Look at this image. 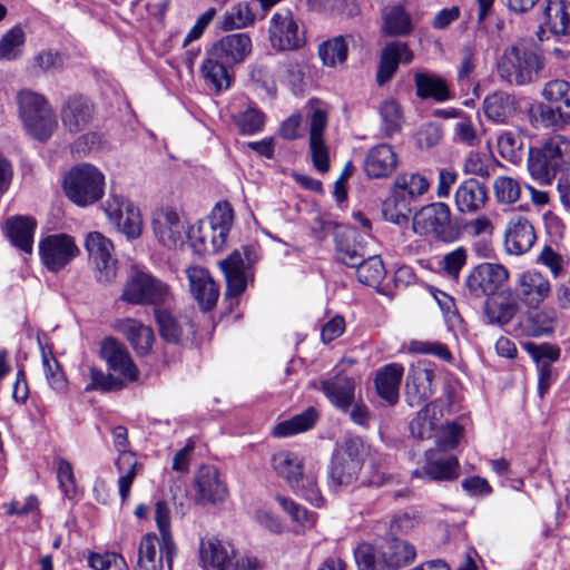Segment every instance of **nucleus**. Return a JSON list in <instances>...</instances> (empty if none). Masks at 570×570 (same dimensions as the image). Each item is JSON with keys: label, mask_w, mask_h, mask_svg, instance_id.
I'll use <instances>...</instances> for the list:
<instances>
[{"label": "nucleus", "mask_w": 570, "mask_h": 570, "mask_svg": "<svg viewBox=\"0 0 570 570\" xmlns=\"http://www.w3.org/2000/svg\"><path fill=\"white\" fill-rule=\"evenodd\" d=\"M546 67L542 50L530 42H518L504 48L497 63L501 81L515 87L535 82Z\"/></svg>", "instance_id": "nucleus-1"}, {"label": "nucleus", "mask_w": 570, "mask_h": 570, "mask_svg": "<svg viewBox=\"0 0 570 570\" xmlns=\"http://www.w3.org/2000/svg\"><path fill=\"white\" fill-rule=\"evenodd\" d=\"M271 464L275 473L283 478L297 495L317 508L324 504L316 475L312 472H303L304 463L297 454L279 451L272 456Z\"/></svg>", "instance_id": "nucleus-2"}, {"label": "nucleus", "mask_w": 570, "mask_h": 570, "mask_svg": "<svg viewBox=\"0 0 570 570\" xmlns=\"http://www.w3.org/2000/svg\"><path fill=\"white\" fill-rule=\"evenodd\" d=\"M364 445L358 438H348L338 443L332 454L327 470L330 489L338 491L353 484L363 466Z\"/></svg>", "instance_id": "nucleus-3"}, {"label": "nucleus", "mask_w": 570, "mask_h": 570, "mask_svg": "<svg viewBox=\"0 0 570 570\" xmlns=\"http://www.w3.org/2000/svg\"><path fill=\"white\" fill-rule=\"evenodd\" d=\"M199 559L204 570H261L257 558L239 553L228 541L212 537L199 544Z\"/></svg>", "instance_id": "nucleus-4"}, {"label": "nucleus", "mask_w": 570, "mask_h": 570, "mask_svg": "<svg viewBox=\"0 0 570 570\" xmlns=\"http://www.w3.org/2000/svg\"><path fill=\"white\" fill-rule=\"evenodd\" d=\"M63 189L77 206H89L104 196L105 175L91 164L76 165L65 176Z\"/></svg>", "instance_id": "nucleus-5"}, {"label": "nucleus", "mask_w": 570, "mask_h": 570, "mask_svg": "<svg viewBox=\"0 0 570 570\" xmlns=\"http://www.w3.org/2000/svg\"><path fill=\"white\" fill-rule=\"evenodd\" d=\"M171 291L161 279L137 271L125 284L121 299L136 305H163L171 301Z\"/></svg>", "instance_id": "nucleus-6"}, {"label": "nucleus", "mask_w": 570, "mask_h": 570, "mask_svg": "<svg viewBox=\"0 0 570 570\" xmlns=\"http://www.w3.org/2000/svg\"><path fill=\"white\" fill-rule=\"evenodd\" d=\"M415 233L433 235L442 242L451 243L459 238V230L451 222V210L445 203H432L419 210L413 219Z\"/></svg>", "instance_id": "nucleus-7"}, {"label": "nucleus", "mask_w": 570, "mask_h": 570, "mask_svg": "<svg viewBox=\"0 0 570 570\" xmlns=\"http://www.w3.org/2000/svg\"><path fill=\"white\" fill-rule=\"evenodd\" d=\"M269 41L276 50H297L305 45V31L291 10H281L271 18Z\"/></svg>", "instance_id": "nucleus-8"}, {"label": "nucleus", "mask_w": 570, "mask_h": 570, "mask_svg": "<svg viewBox=\"0 0 570 570\" xmlns=\"http://www.w3.org/2000/svg\"><path fill=\"white\" fill-rule=\"evenodd\" d=\"M79 253V247L73 237L65 233L48 235L39 242L41 263L53 273L61 271Z\"/></svg>", "instance_id": "nucleus-9"}, {"label": "nucleus", "mask_w": 570, "mask_h": 570, "mask_svg": "<svg viewBox=\"0 0 570 570\" xmlns=\"http://www.w3.org/2000/svg\"><path fill=\"white\" fill-rule=\"evenodd\" d=\"M508 277L509 272L503 265L481 263L469 272L464 285L470 296L481 298L497 294Z\"/></svg>", "instance_id": "nucleus-10"}, {"label": "nucleus", "mask_w": 570, "mask_h": 570, "mask_svg": "<svg viewBox=\"0 0 570 570\" xmlns=\"http://www.w3.org/2000/svg\"><path fill=\"white\" fill-rule=\"evenodd\" d=\"M105 213L109 222L127 238L134 239L141 234V216L139 209L120 195H110L106 202Z\"/></svg>", "instance_id": "nucleus-11"}, {"label": "nucleus", "mask_w": 570, "mask_h": 570, "mask_svg": "<svg viewBox=\"0 0 570 570\" xmlns=\"http://www.w3.org/2000/svg\"><path fill=\"white\" fill-rule=\"evenodd\" d=\"M85 247L90 262L97 269L98 279L102 283L111 282L117 272L112 242L99 232H90L86 236Z\"/></svg>", "instance_id": "nucleus-12"}, {"label": "nucleus", "mask_w": 570, "mask_h": 570, "mask_svg": "<svg viewBox=\"0 0 570 570\" xmlns=\"http://www.w3.org/2000/svg\"><path fill=\"white\" fill-rule=\"evenodd\" d=\"M151 228L157 240L168 248L181 246L188 232L179 214L170 208H161L154 214Z\"/></svg>", "instance_id": "nucleus-13"}, {"label": "nucleus", "mask_w": 570, "mask_h": 570, "mask_svg": "<svg viewBox=\"0 0 570 570\" xmlns=\"http://www.w3.org/2000/svg\"><path fill=\"white\" fill-rule=\"evenodd\" d=\"M355 379L343 371L320 381V390L336 409L347 412L355 400Z\"/></svg>", "instance_id": "nucleus-14"}, {"label": "nucleus", "mask_w": 570, "mask_h": 570, "mask_svg": "<svg viewBox=\"0 0 570 570\" xmlns=\"http://www.w3.org/2000/svg\"><path fill=\"white\" fill-rule=\"evenodd\" d=\"M94 115L92 102L83 96L69 97L60 109L62 126L71 134L85 130L91 124Z\"/></svg>", "instance_id": "nucleus-15"}, {"label": "nucleus", "mask_w": 570, "mask_h": 570, "mask_svg": "<svg viewBox=\"0 0 570 570\" xmlns=\"http://www.w3.org/2000/svg\"><path fill=\"white\" fill-rule=\"evenodd\" d=\"M550 291L546 276L535 271H527L519 276L514 295L524 305L534 308L549 296Z\"/></svg>", "instance_id": "nucleus-16"}, {"label": "nucleus", "mask_w": 570, "mask_h": 570, "mask_svg": "<svg viewBox=\"0 0 570 570\" xmlns=\"http://www.w3.org/2000/svg\"><path fill=\"white\" fill-rule=\"evenodd\" d=\"M535 243V233L530 222L521 216L511 218L504 232V248L510 255H522Z\"/></svg>", "instance_id": "nucleus-17"}, {"label": "nucleus", "mask_w": 570, "mask_h": 570, "mask_svg": "<svg viewBox=\"0 0 570 570\" xmlns=\"http://www.w3.org/2000/svg\"><path fill=\"white\" fill-rule=\"evenodd\" d=\"M190 292L199 306L208 311L214 307L219 296L217 284L207 269L200 266H190L186 269Z\"/></svg>", "instance_id": "nucleus-18"}, {"label": "nucleus", "mask_w": 570, "mask_h": 570, "mask_svg": "<svg viewBox=\"0 0 570 570\" xmlns=\"http://www.w3.org/2000/svg\"><path fill=\"white\" fill-rule=\"evenodd\" d=\"M101 357L106 361L109 368L118 372L128 381H137L139 372L134 364L126 347L112 337H107L101 343Z\"/></svg>", "instance_id": "nucleus-19"}, {"label": "nucleus", "mask_w": 570, "mask_h": 570, "mask_svg": "<svg viewBox=\"0 0 570 570\" xmlns=\"http://www.w3.org/2000/svg\"><path fill=\"white\" fill-rule=\"evenodd\" d=\"M215 58L235 66L243 62L252 51V40L247 33H232L223 37L209 50Z\"/></svg>", "instance_id": "nucleus-20"}, {"label": "nucleus", "mask_w": 570, "mask_h": 570, "mask_svg": "<svg viewBox=\"0 0 570 570\" xmlns=\"http://www.w3.org/2000/svg\"><path fill=\"white\" fill-rule=\"evenodd\" d=\"M397 164L399 158L393 147L380 144L368 150L364 159V170L368 178H387L396 170Z\"/></svg>", "instance_id": "nucleus-21"}, {"label": "nucleus", "mask_w": 570, "mask_h": 570, "mask_svg": "<svg viewBox=\"0 0 570 570\" xmlns=\"http://www.w3.org/2000/svg\"><path fill=\"white\" fill-rule=\"evenodd\" d=\"M415 478L434 481H453L459 476V462L455 456H442L434 451L425 453V464L412 472Z\"/></svg>", "instance_id": "nucleus-22"}, {"label": "nucleus", "mask_w": 570, "mask_h": 570, "mask_svg": "<svg viewBox=\"0 0 570 570\" xmlns=\"http://www.w3.org/2000/svg\"><path fill=\"white\" fill-rule=\"evenodd\" d=\"M487 202V187L474 178L463 180L454 194V204L461 214H476L485 207Z\"/></svg>", "instance_id": "nucleus-23"}, {"label": "nucleus", "mask_w": 570, "mask_h": 570, "mask_svg": "<svg viewBox=\"0 0 570 570\" xmlns=\"http://www.w3.org/2000/svg\"><path fill=\"white\" fill-rule=\"evenodd\" d=\"M195 485L198 500L202 502H223L228 493L225 483L219 479L217 468L214 465L199 468L195 478Z\"/></svg>", "instance_id": "nucleus-24"}, {"label": "nucleus", "mask_w": 570, "mask_h": 570, "mask_svg": "<svg viewBox=\"0 0 570 570\" xmlns=\"http://www.w3.org/2000/svg\"><path fill=\"white\" fill-rule=\"evenodd\" d=\"M413 60V52L406 43L394 41L387 43L380 57L376 81L380 86L384 85L396 72L400 63H410Z\"/></svg>", "instance_id": "nucleus-25"}, {"label": "nucleus", "mask_w": 570, "mask_h": 570, "mask_svg": "<svg viewBox=\"0 0 570 570\" xmlns=\"http://www.w3.org/2000/svg\"><path fill=\"white\" fill-rule=\"evenodd\" d=\"M434 372L429 368H412L405 383V401L410 406H420L433 394Z\"/></svg>", "instance_id": "nucleus-26"}, {"label": "nucleus", "mask_w": 570, "mask_h": 570, "mask_svg": "<svg viewBox=\"0 0 570 570\" xmlns=\"http://www.w3.org/2000/svg\"><path fill=\"white\" fill-rule=\"evenodd\" d=\"M518 311V298L511 291L499 292L485 302V315L490 324L505 325Z\"/></svg>", "instance_id": "nucleus-27"}, {"label": "nucleus", "mask_w": 570, "mask_h": 570, "mask_svg": "<svg viewBox=\"0 0 570 570\" xmlns=\"http://www.w3.org/2000/svg\"><path fill=\"white\" fill-rule=\"evenodd\" d=\"M542 16L540 30H548L556 36H570V1L548 0Z\"/></svg>", "instance_id": "nucleus-28"}, {"label": "nucleus", "mask_w": 570, "mask_h": 570, "mask_svg": "<svg viewBox=\"0 0 570 570\" xmlns=\"http://www.w3.org/2000/svg\"><path fill=\"white\" fill-rule=\"evenodd\" d=\"M404 367L399 363H391L376 372L374 384L379 396L390 405L399 401L400 384L403 377Z\"/></svg>", "instance_id": "nucleus-29"}, {"label": "nucleus", "mask_w": 570, "mask_h": 570, "mask_svg": "<svg viewBox=\"0 0 570 570\" xmlns=\"http://www.w3.org/2000/svg\"><path fill=\"white\" fill-rule=\"evenodd\" d=\"M528 169L531 177L541 185H550L559 171H563L544 147L530 148Z\"/></svg>", "instance_id": "nucleus-30"}, {"label": "nucleus", "mask_w": 570, "mask_h": 570, "mask_svg": "<svg viewBox=\"0 0 570 570\" xmlns=\"http://www.w3.org/2000/svg\"><path fill=\"white\" fill-rule=\"evenodd\" d=\"M219 265L226 279V295L238 297L247 286V271L242 254L236 249Z\"/></svg>", "instance_id": "nucleus-31"}, {"label": "nucleus", "mask_w": 570, "mask_h": 570, "mask_svg": "<svg viewBox=\"0 0 570 570\" xmlns=\"http://www.w3.org/2000/svg\"><path fill=\"white\" fill-rule=\"evenodd\" d=\"M429 188L430 181L425 176L419 173H403L395 178L392 195L394 199H400L403 203L404 209H407V204L425 194Z\"/></svg>", "instance_id": "nucleus-32"}, {"label": "nucleus", "mask_w": 570, "mask_h": 570, "mask_svg": "<svg viewBox=\"0 0 570 570\" xmlns=\"http://www.w3.org/2000/svg\"><path fill=\"white\" fill-rule=\"evenodd\" d=\"M385 558V567L391 570H400L413 563L416 558L415 547L406 540L395 537L380 544Z\"/></svg>", "instance_id": "nucleus-33"}, {"label": "nucleus", "mask_w": 570, "mask_h": 570, "mask_svg": "<svg viewBox=\"0 0 570 570\" xmlns=\"http://www.w3.org/2000/svg\"><path fill=\"white\" fill-rule=\"evenodd\" d=\"M483 111L489 120L505 124L517 112V100L512 95L497 91L484 98Z\"/></svg>", "instance_id": "nucleus-34"}, {"label": "nucleus", "mask_w": 570, "mask_h": 570, "mask_svg": "<svg viewBox=\"0 0 570 570\" xmlns=\"http://www.w3.org/2000/svg\"><path fill=\"white\" fill-rule=\"evenodd\" d=\"M118 328L138 355L142 356L150 352L155 340L151 327L136 320L127 318L119 323Z\"/></svg>", "instance_id": "nucleus-35"}, {"label": "nucleus", "mask_w": 570, "mask_h": 570, "mask_svg": "<svg viewBox=\"0 0 570 570\" xmlns=\"http://www.w3.org/2000/svg\"><path fill=\"white\" fill-rule=\"evenodd\" d=\"M7 234L11 243L27 254H31L37 223L29 216H16L7 220Z\"/></svg>", "instance_id": "nucleus-36"}, {"label": "nucleus", "mask_w": 570, "mask_h": 570, "mask_svg": "<svg viewBox=\"0 0 570 570\" xmlns=\"http://www.w3.org/2000/svg\"><path fill=\"white\" fill-rule=\"evenodd\" d=\"M414 85L416 96L421 99L432 98L435 101L443 102L452 98L446 81L440 76L419 71L414 75Z\"/></svg>", "instance_id": "nucleus-37"}, {"label": "nucleus", "mask_w": 570, "mask_h": 570, "mask_svg": "<svg viewBox=\"0 0 570 570\" xmlns=\"http://www.w3.org/2000/svg\"><path fill=\"white\" fill-rule=\"evenodd\" d=\"M161 539L153 533H146L139 543L136 570H163Z\"/></svg>", "instance_id": "nucleus-38"}, {"label": "nucleus", "mask_w": 570, "mask_h": 570, "mask_svg": "<svg viewBox=\"0 0 570 570\" xmlns=\"http://www.w3.org/2000/svg\"><path fill=\"white\" fill-rule=\"evenodd\" d=\"M116 469L119 473L118 490L122 502H126L130 495L131 484L141 470V464L137 461L131 451H121L116 460Z\"/></svg>", "instance_id": "nucleus-39"}, {"label": "nucleus", "mask_w": 570, "mask_h": 570, "mask_svg": "<svg viewBox=\"0 0 570 570\" xmlns=\"http://www.w3.org/2000/svg\"><path fill=\"white\" fill-rule=\"evenodd\" d=\"M232 67L225 63L219 58H215L210 51L207 52V58L204 60L200 71L206 83L219 92L230 86L232 77L228 68Z\"/></svg>", "instance_id": "nucleus-40"}, {"label": "nucleus", "mask_w": 570, "mask_h": 570, "mask_svg": "<svg viewBox=\"0 0 570 570\" xmlns=\"http://www.w3.org/2000/svg\"><path fill=\"white\" fill-rule=\"evenodd\" d=\"M155 520L161 538V551L169 569L173 567L176 554V544L170 533V509L167 502L158 501L155 507Z\"/></svg>", "instance_id": "nucleus-41"}, {"label": "nucleus", "mask_w": 570, "mask_h": 570, "mask_svg": "<svg viewBox=\"0 0 570 570\" xmlns=\"http://www.w3.org/2000/svg\"><path fill=\"white\" fill-rule=\"evenodd\" d=\"M234 214L229 203H218L208 219L210 227L216 230L217 236L212 238L214 247H224L233 225Z\"/></svg>", "instance_id": "nucleus-42"}, {"label": "nucleus", "mask_w": 570, "mask_h": 570, "mask_svg": "<svg viewBox=\"0 0 570 570\" xmlns=\"http://www.w3.org/2000/svg\"><path fill=\"white\" fill-rule=\"evenodd\" d=\"M17 102L24 127H35L33 115L38 114V110L51 109L43 96L28 89L18 92Z\"/></svg>", "instance_id": "nucleus-43"}, {"label": "nucleus", "mask_w": 570, "mask_h": 570, "mask_svg": "<svg viewBox=\"0 0 570 570\" xmlns=\"http://www.w3.org/2000/svg\"><path fill=\"white\" fill-rule=\"evenodd\" d=\"M413 29L412 19L403 6L387 9L383 16V32L392 37L405 36Z\"/></svg>", "instance_id": "nucleus-44"}, {"label": "nucleus", "mask_w": 570, "mask_h": 570, "mask_svg": "<svg viewBox=\"0 0 570 570\" xmlns=\"http://www.w3.org/2000/svg\"><path fill=\"white\" fill-rule=\"evenodd\" d=\"M317 417V411L314 407H308L303 413L278 423L274 428V435L285 438L305 432L314 426Z\"/></svg>", "instance_id": "nucleus-45"}, {"label": "nucleus", "mask_w": 570, "mask_h": 570, "mask_svg": "<svg viewBox=\"0 0 570 570\" xmlns=\"http://www.w3.org/2000/svg\"><path fill=\"white\" fill-rule=\"evenodd\" d=\"M543 98L557 107L561 115L570 117V83L556 79L547 82L542 90Z\"/></svg>", "instance_id": "nucleus-46"}, {"label": "nucleus", "mask_w": 570, "mask_h": 570, "mask_svg": "<svg viewBox=\"0 0 570 570\" xmlns=\"http://www.w3.org/2000/svg\"><path fill=\"white\" fill-rule=\"evenodd\" d=\"M348 46L343 36L334 37L322 42L318 46V57L324 66L335 67L336 63H343L347 58Z\"/></svg>", "instance_id": "nucleus-47"}, {"label": "nucleus", "mask_w": 570, "mask_h": 570, "mask_svg": "<svg viewBox=\"0 0 570 570\" xmlns=\"http://www.w3.org/2000/svg\"><path fill=\"white\" fill-rule=\"evenodd\" d=\"M557 312L553 308H544L530 313L525 321V331L533 337L543 336L554 331Z\"/></svg>", "instance_id": "nucleus-48"}, {"label": "nucleus", "mask_w": 570, "mask_h": 570, "mask_svg": "<svg viewBox=\"0 0 570 570\" xmlns=\"http://www.w3.org/2000/svg\"><path fill=\"white\" fill-rule=\"evenodd\" d=\"M354 559L358 570H391L385 567V558L380 546L361 543L354 550Z\"/></svg>", "instance_id": "nucleus-49"}, {"label": "nucleus", "mask_w": 570, "mask_h": 570, "mask_svg": "<svg viewBox=\"0 0 570 570\" xmlns=\"http://www.w3.org/2000/svg\"><path fill=\"white\" fill-rule=\"evenodd\" d=\"M38 343L41 351V361L48 384L55 391L63 392L67 387V380L58 361L53 356L51 350H46L39 337Z\"/></svg>", "instance_id": "nucleus-50"}, {"label": "nucleus", "mask_w": 570, "mask_h": 570, "mask_svg": "<svg viewBox=\"0 0 570 570\" xmlns=\"http://www.w3.org/2000/svg\"><path fill=\"white\" fill-rule=\"evenodd\" d=\"M497 146L500 156L513 164L521 160L523 155V138L520 134L503 130L497 138Z\"/></svg>", "instance_id": "nucleus-51"}, {"label": "nucleus", "mask_w": 570, "mask_h": 570, "mask_svg": "<svg viewBox=\"0 0 570 570\" xmlns=\"http://www.w3.org/2000/svg\"><path fill=\"white\" fill-rule=\"evenodd\" d=\"M357 279L365 285L375 286L381 284L385 277V267L380 256L373 255L368 258H361L355 266Z\"/></svg>", "instance_id": "nucleus-52"}, {"label": "nucleus", "mask_w": 570, "mask_h": 570, "mask_svg": "<svg viewBox=\"0 0 570 570\" xmlns=\"http://www.w3.org/2000/svg\"><path fill=\"white\" fill-rule=\"evenodd\" d=\"M354 239L355 232L353 229H348L336 237L337 259L348 267H355L360 264L361 258L364 257L361 247L355 243H351Z\"/></svg>", "instance_id": "nucleus-53"}, {"label": "nucleus", "mask_w": 570, "mask_h": 570, "mask_svg": "<svg viewBox=\"0 0 570 570\" xmlns=\"http://www.w3.org/2000/svg\"><path fill=\"white\" fill-rule=\"evenodd\" d=\"M436 404L434 402H430L421 409L415 419H413L410 423V431L412 436L424 440L432 436L434 428H435V419L433 415L435 414Z\"/></svg>", "instance_id": "nucleus-54"}, {"label": "nucleus", "mask_w": 570, "mask_h": 570, "mask_svg": "<svg viewBox=\"0 0 570 570\" xmlns=\"http://www.w3.org/2000/svg\"><path fill=\"white\" fill-rule=\"evenodd\" d=\"M214 236H217V233L207 222H199L198 224L190 226L187 232V238L194 249L198 253L217 252L223 248L214 247V244L212 243V238Z\"/></svg>", "instance_id": "nucleus-55"}, {"label": "nucleus", "mask_w": 570, "mask_h": 570, "mask_svg": "<svg viewBox=\"0 0 570 570\" xmlns=\"http://www.w3.org/2000/svg\"><path fill=\"white\" fill-rule=\"evenodd\" d=\"M254 21L255 12L250 4L240 2L226 11L222 21V28L224 30L242 29L252 24Z\"/></svg>", "instance_id": "nucleus-56"}, {"label": "nucleus", "mask_w": 570, "mask_h": 570, "mask_svg": "<svg viewBox=\"0 0 570 570\" xmlns=\"http://www.w3.org/2000/svg\"><path fill=\"white\" fill-rule=\"evenodd\" d=\"M249 81L259 95H265L272 99L276 97V83L267 67L253 65L249 70Z\"/></svg>", "instance_id": "nucleus-57"}, {"label": "nucleus", "mask_w": 570, "mask_h": 570, "mask_svg": "<svg viewBox=\"0 0 570 570\" xmlns=\"http://www.w3.org/2000/svg\"><path fill=\"white\" fill-rule=\"evenodd\" d=\"M35 127H24L27 132L36 139L47 140L57 128V118L52 109H40L33 115Z\"/></svg>", "instance_id": "nucleus-58"}, {"label": "nucleus", "mask_w": 570, "mask_h": 570, "mask_svg": "<svg viewBox=\"0 0 570 570\" xmlns=\"http://www.w3.org/2000/svg\"><path fill=\"white\" fill-rule=\"evenodd\" d=\"M385 135L392 136L399 132L403 124V114L400 104L395 99H387L380 107Z\"/></svg>", "instance_id": "nucleus-59"}, {"label": "nucleus", "mask_w": 570, "mask_h": 570, "mask_svg": "<svg viewBox=\"0 0 570 570\" xmlns=\"http://www.w3.org/2000/svg\"><path fill=\"white\" fill-rule=\"evenodd\" d=\"M494 196L498 203L511 205L517 203L521 196V186L512 177L499 176L493 181Z\"/></svg>", "instance_id": "nucleus-60"}, {"label": "nucleus", "mask_w": 570, "mask_h": 570, "mask_svg": "<svg viewBox=\"0 0 570 570\" xmlns=\"http://www.w3.org/2000/svg\"><path fill=\"white\" fill-rule=\"evenodd\" d=\"M159 334L168 343H178L183 330L176 317L167 309H155Z\"/></svg>", "instance_id": "nucleus-61"}, {"label": "nucleus", "mask_w": 570, "mask_h": 570, "mask_svg": "<svg viewBox=\"0 0 570 570\" xmlns=\"http://www.w3.org/2000/svg\"><path fill=\"white\" fill-rule=\"evenodd\" d=\"M275 499L294 522L306 528H311L315 524L316 514L309 512L303 505L296 503L291 498L281 494H277Z\"/></svg>", "instance_id": "nucleus-62"}, {"label": "nucleus", "mask_w": 570, "mask_h": 570, "mask_svg": "<svg viewBox=\"0 0 570 570\" xmlns=\"http://www.w3.org/2000/svg\"><path fill=\"white\" fill-rule=\"evenodd\" d=\"M476 46L473 42L464 43L460 49V62L456 78L460 85H469L471 75L476 67Z\"/></svg>", "instance_id": "nucleus-63"}, {"label": "nucleus", "mask_w": 570, "mask_h": 570, "mask_svg": "<svg viewBox=\"0 0 570 570\" xmlns=\"http://www.w3.org/2000/svg\"><path fill=\"white\" fill-rule=\"evenodd\" d=\"M544 149L558 161L561 169L570 168V139L562 135L550 137L543 145Z\"/></svg>", "instance_id": "nucleus-64"}]
</instances>
